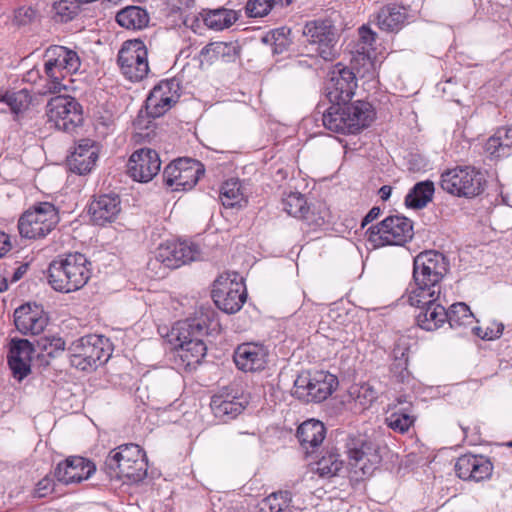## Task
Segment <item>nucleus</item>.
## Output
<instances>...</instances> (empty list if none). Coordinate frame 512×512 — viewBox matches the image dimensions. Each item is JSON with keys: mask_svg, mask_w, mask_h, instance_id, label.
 <instances>
[{"mask_svg": "<svg viewBox=\"0 0 512 512\" xmlns=\"http://www.w3.org/2000/svg\"><path fill=\"white\" fill-rule=\"evenodd\" d=\"M217 327L218 322H161L158 332L176 350L185 368H195L206 355L204 337Z\"/></svg>", "mask_w": 512, "mask_h": 512, "instance_id": "obj_1", "label": "nucleus"}, {"mask_svg": "<svg viewBox=\"0 0 512 512\" xmlns=\"http://www.w3.org/2000/svg\"><path fill=\"white\" fill-rule=\"evenodd\" d=\"M449 269L446 257L433 250L419 253L413 260V280L415 288L408 296L412 307L421 308L428 300L441 294V282Z\"/></svg>", "mask_w": 512, "mask_h": 512, "instance_id": "obj_2", "label": "nucleus"}, {"mask_svg": "<svg viewBox=\"0 0 512 512\" xmlns=\"http://www.w3.org/2000/svg\"><path fill=\"white\" fill-rule=\"evenodd\" d=\"M91 277V263L82 253H68L53 260L48 268V282L60 292L82 288Z\"/></svg>", "mask_w": 512, "mask_h": 512, "instance_id": "obj_3", "label": "nucleus"}, {"mask_svg": "<svg viewBox=\"0 0 512 512\" xmlns=\"http://www.w3.org/2000/svg\"><path fill=\"white\" fill-rule=\"evenodd\" d=\"M374 111L367 102L357 101L348 104L335 102L323 114L322 122L326 129L341 134H355L370 125Z\"/></svg>", "mask_w": 512, "mask_h": 512, "instance_id": "obj_4", "label": "nucleus"}, {"mask_svg": "<svg viewBox=\"0 0 512 512\" xmlns=\"http://www.w3.org/2000/svg\"><path fill=\"white\" fill-rule=\"evenodd\" d=\"M145 452L134 443L112 449L104 462V470L111 479L139 482L147 475Z\"/></svg>", "mask_w": 512, "mask_h": 512, "instance_id": "obj_5", "label": "nucleus"}, {"mask_svg": "<svg viewBox=\"0 0 512 512\" xmlns=\"http://www.w3.org/2000/svg\"><path fill=\"white\" fill-rule=\"evenodd\" d=\"M201 251L198 245L187 241H167L159 245L154 258L147 263V270L155 278H164L167 271L196 261Z\"/></svg>", "mask_w": 512, "mask_h": 512, "instance_id": "obj_6", "label": "nucleus"}, {"mask_svg": "<svg viewBox=\"0 0 512 512\" xmlns=\"http://www.w3.org/2000/svg\"><path fill=\"white\" fill-rule=\"evenodd\" d=\"M45 73L48 82L43 94H57L67 89V85L62 83L65 75L75 73L81 66L78 54L64 46H50L45 52Z\"/></svg>", "mask_w": 512, "mask_h": 512, "instance_id": "obj_7", "label": "nucleus"}, {"mask_svg": "<svg viewBox=\"0 0 512 512\" xmlns=\"http://www.w3.org/2000/svg\"><path fill=\"white\" fill-rule=\"evenodd\" d=\"M68 351L71 365L81 371H93L106 363L111 356L109 340L96 334L73 341Z\"/></svg>", "mask_w": 512, "mask_h": 512, "instance_id": "obj_8", "label": "nucleus"}, {"mask_svg": "<svg viewBox=\"0 0 512 512\" xmlns=\"http://www.w3.org/2000/svg\"><path fill=\"white\" fill-rule=\"evenodd\" d=\"M57 208L49 202H40L25 211L18 221L19 233L27 239L46 237L58 224Z\"/></svg>", "mask_w": 512, "mask_h": 512, "instance_id": "obj_9", "label": "nucleus"}, {"mask_svg": "<svg viewBox=\"0 0 512 512\" xmlns=\"http://www.w3.org/2000/svg\"><path fill=\"white\" fill-rule=\"evenodd\" d=\"M337 385V377L327 371L302 373L294 381L292 395L306 403L322 402L333 393Z\"/></svg>", "mask_w": 512, "mask_h": 512, "instance_id": "obj_10", "label": "nucleus"}, {"mask_svg": "<svg viewBox=\"0 0 512 512\" xmlns=\"http://www.w3.org/2000/svg\"><path fill=\"white\" fill-rule=\"evenodd\" d=\"M215 305L227 314L238 312L246 301V289L243 278L237 272L221 274L212 290Z\"/></svg>", "mask_w": 512, "mask_h": 512, "instance_id": "obj_11", "label": "nucleus"}, {"mask_svg": "<svg viewBox=\"0 0 512 512\" xmlns=\"http://www.w3.org/2000/svg\"><path fill=\"white\" fill-rule=\"evenodd\" d=\"M46 117L50 127L71 133L83 122L82 107L69 95H57L47 102Z\"/></svg>", "mask_w": 512, "mask_h": 512, "instance_id": "obj_12", "label": "nucleus"}, {"mask_svg": "<svg viewBox=\"0 0 512 512\" xmlns=\"http://www.w3.org/2000/svg\"><path fill=\"white\" fill-rule=\"evenodd\" d=\"M346 452L351 469L361 477L372 475L381 462L378 445L366 435H349Z\"/></svg>", "mask_w": 512, "mask_h": 512, "instance_id": "obj_13", "label": "nucleus"}, {"mask_svg": "<svg viewBox=\"0 0 512 512\" xmlns=\"http://www.w3.org/2000/svg\"><path fill=\"white\" fill-rule=\"evenodd\" d=\"M484 176L473 167H456L442 173L441 188L458 197L471 198L484 190Z\"/></svg>", "mask_w": 512, "mask_h": 512, "instance_id": "obj_14", "label": "nucleus"}, {"mask_svg": "<svg viewBox=\"0 0 512 512\" xmlns=\"http://www.w3.org/2000/svg\"><path fill=\"white\" fill-rule=\"evenodd\" d=\"M117 63L122 75L131 82H140L150 69L148 50L140 39L127 40L118 52Z\"/></svg>", "mask_w": 512, "mask_h": 512, "instance_id": "obj_15", "label": "nucleus"}, {"mask_svg": "<svg viewBox=\"0 0 512 512\" xmlns=\"http://www.w3.org/2000/svg\"><path fill=\"white\" fill-rule=\"evenodd\" d=\"M370 240L377 245L401 246L413 238L412 221L404 216L392 215L368 229Z\"/></svg>", "mask_w": 512, "mask_h": 512, "instance_id": "obj_16", "label": "nucleus"}, {"mask_svg": "<svg viewBox=\"0 0 512 512\" xmlns=\"http://www.w3.org/2000/svg\"><path fill=\"white\" fill-rule=\"evenodd\" d=\"M303 34L315 52L324 60L332 61L338 55V33L330 20H314L306 23Z\"/></svg>", "mask_w": 512, "mask_h": 512, "instance_id": "obj_17", "label": "nucleus"}, {"mask_svg": "<svg viewBox=\"0 0 512 512\" xmlns=\"http://www.w3.org/2000/svg\"><path fill=\"white\" fill-rule=\"evenodd\" d=\"M204 165L191 158H179L164 168L163 176L168 186L176 190L193 188L204 175Z\"/></svg>", "mask_w": 512, "mask_h": 512, "instance_id": "obj_18", "label": "nucleus"}, {"mask_svg": "<svg viewBox=\"0 0 512 512\" xmlns=\"http://www.w3.org/2000/svg\"><path fill=\"white\" fill-rule=\"evenodd\" d=\"M158 153L150 148H141L132 153L127 163V173L138 182L151 181L160 171Z\"/></svg>", "mask_w": 512, "mask_h": 512, "instance_id": "obj_19", "label": "nucleus"}, {"mask_svg": "<svg viewBox=\"0 0 512 512\" xmlns=\"http://www.w3.org/2000/svg\"><path fill=\"white\" fill-rule=\"evenodd\" d=\"M179 83L175 79L161 81L156 85L146 99V112L157 118L166 113L179 99Z\"/></svg>", "mask_w": 512, "mask_h": 512, "instance_id": "obj_20", "label": "nucleus"}, {"mask_svg": "<svg viewBox=\"0 0 512 512\" xmlns=\"http://www.w3.org/2000/svg\"><path fill=\"white\" fill-rule=\"evenodd\" d=\"M356 87V77L352 70L336 65L330 73L327 86L330 101L347 103L353 97Z\"/></svg>", "mask_w": 512, "mask_h": 512, "instance_id": "obj_21", "label": "nucleus"}, {"mask_svg": "<svg viewBox=\"0 0 512 512\" xmlns=\"http://www.w3.org/2000/svg\"><path fill=\"white\" fill-rule=\"evenodd\" d=\"M96 471L95 464L84 457L70 456L55 468V478L64 484L80 483Z\"/></svg>", "mask_w": 512, "mask_h": 512, "instance_id": "obj_22", "label": "nucleus"}, {"mask_svg": "<svg viewBox=\"0 0 512 512\" xmlns=\"http://www.w3.org/2000/svg\"><path fill=\"white\" fill-rule=\"evenodd\" d=\"M438 298L428 300V303L419 308V313L415 320H462L468 317H475L470 307L464 302L452 304L446 309L440 303Z\"/></svg>", "mask_w": 512, "mask_h": 512, "instance_id": "obj_23", "label": "nucleus"}, {"mask_svg": "<svg viewBox=\"0 0 512 512\" xmlns=\"http://www.w3.org/2000/svg\"><path fill=\"white\" fill-rule=\"evenodd\" d=\"M493 465L484 456L465 454L460 456L455 464V471L459 478L479 482L489 478Z\"/></svg>", "mask_w": 512, "mask_h": 512, "instance_id": "obj_24", "label": "nucleus"}, {"mask_svg": "<svg viewBox=\"0 0 512 512\" xmlns=\"http://www.w3.org/2000/svg\"><path fill=\"white\" fill-rule=\"evenodd\" d=\"M33 345L26 339L12 340L8 353V365L12 375L22 381L31 372Z\"/></svg>", "mask_w": 512, "mask_h": 512, "instance_id": "obj_25", "label": "nucleus"}, {"mask_svg": "<svg viewBox=\"0 0 512 512\" xmlns=\"http://www.w3.org/2000/svg\"><path fill=\"white\" fill-rule=\"evenodd\" d=\"M268 350L260 343H243L234 352L236 366L245 372L263 370L267 361Z\"/></svg>", "mask_w": 512, "mask_h": 512, "instance_id": "obj_26", "label": "nucleus"}, {"mask_svg": "<svg viewBox=\"0 0 512 512\" xmlns=\"http://www.w3.org/2000/svg\"><path fill=\"white\" fill-rule=\"evenodd\" d=\"M120 212L121 200L116 194L99 195L89 205L92 221L101 226L115 221Z\"/></svg>", "mask_w": 512, "mask_h": 512, "instance_id": "obj_27", "label": "nucleus"}, {"mask_svg": "<svg viewBox=\"0 0 512 512\" xmlns=\"http://www.w3.org/2000/svg\"><path fill=\"white\" fill-rule=\"evenodd\" d=\"M210 407L216 418L226 422L237 417L245 406L237 396L222 391L212 397Z\"/></svg>", "mask_w": 512, "mask_h": 512, "instance_id": "obj_28", "label": "nucleus"}, {"mask_svg": "<svg viewBox=\"0 0 512 512\" xmlns=\"http://www.w3.org/2000/svg\"><path fill=\"white\" fill-rule=\"evenodd\" d=\"M326 429L322 422L314 419L303 422L297 429V438L305 453L311 454L322 444Z\"/></svg>", "mask_w": 512, "mask_h": 512, "instance_id": "obj_29", "label": "nucleus"}, {"mask_svg": "<svg viewBox=\"0 0 512 512\" xmlns=\"http://www.w3.org/2000/svg\"><path fill=\"white\" fill-rule=\"evenodd\" d=\"M97 159V149L88 141H84L68 157V165L72 172L85 175L92 170Z\"/></svg>", "mask_w": 512, "mask_h": 512, "instance_id": "obj_30", "label": "nucleus"}, {"mask_svg": "<svg viewBox=\"0 0 512 512\" xmlns=\"http://www.w3.org/2000/svg\"><path fill=\"white\" fill-rule=\"evenodd\" d=\"M485 152L494 158L508 157L512 153V127L499 128L485 143Z\"/></svg>", "mask_w": 512, "mask_h": 512, "instance_id": "obj_31", "label": "nucleus"}, {"mask_svg": "<svg viewBox=\"0 0 512 512\" xmlns=\"http://www.w3.org/2000/svg\"><path fill=\"white\" fill-rule=\"evenodd\" d=\"M219 199L226 208L245 206L247 198L243 184L238 179L227 180L220 187Z\"/></svg>", "mask_w": 512, "mask_h": 512, "instance_id": "obj_32", "label": "nucleus"}, {"mask_svg": "<svg viewBox=\"0 0 512 512\" xmlns=\"http://www.w3.org/2000/svg\"><path fill=\"white\" fill-rule=\"evenodd\" d=\"M282 209L290 216L304 219L308 222H316L310 217V207L306 198L299 192H289L281 201Z\"/></svg>", "mask_w": 512, "mask_h": 512, "instance_id": "obj_33", "label": "nucleus"}, {"mask_svg": "<svg viewBox=\"0 0 512 512\" xmlns=\"http://www.w3.org/2000/svg\"><path fill=\"white\" fill-rule=\"evenodd\" d=\"M117 23L131 30H140L147 26L149 16L147 12L139 6H128L121 9L116 15Z\"/></svg>", "mask_w": 512, "mask_h": 512, "instance_id": "obj_34", "label": "nucleus"}, {"mask_svg": "<svg viewBox=\"0 0 512 512\" xmlns=\"http://www.w3.org/2000/svg\"><path fill=\"white\" fill-rule=\"evenodd\" d=\"M66 343L61 337L41 336L34 344V354L41 364H47V358H53L65 350Z\"/></svg>", "mask_w": 512, "mask_h": 512, "instance_id": "obj_35", "label": "nucleus"}, {"mask_svg": "<svg viewBox=\"0 0 512 512\" xmlns=\"http://www.w3.org/2000/svg\"><path fill=\"white\" fill-rule=\"evenodd\" d=\"M434 190L432 181L416 183L405 197L406 206L414 209L424 208L432 200Z\"/></svg>", "mask_w": 512, "mask_h": 512, "instance_id": "obj_36", "label": "nucleus"}, {"mask_svg": "<svg viewBox=\"0 0 512 512\" xmlns=\"http://www.w3.org/2000/svg\"><path fill=\"white\" fill-rule=\"evenodd\" d=\"M376 20L380 29L394 31L399 29L404 22L405 13L402 11L401 7L397 5H387L380 8Z\"/></svg>", "mask_w": 512, "mask_h": 512, "instance_id": "obj_37", "label": "nucleus"}, {"mask_svg": "<svg viewBox=\"0 0 512 512\" xmlns=\"http://www.w3.org/2000/svg\"><path fill=\"white\" fill-rule=\"evenodd\" d=\"M237 20V14L230 9H216L206 14L204 22L207 27L214 30H223L230 27Z\"/></svg>", "mask_w": 512, "mask_h": 512, "instance_id": "obj_38", "label": "nucleus"}, {"mask_svg": "<svg viewBox=\"0 0 512 512\" xmlns=\"http://www.w3.org/2000/svg\"><path fill=\"white\" fill-rule=\"evenodd\" d=\"M349 394L361 409H367L377 399L378 393L369 383L355 384L349 389Z\"/></svg>", "mask_w": 512, "mask_h": 512, "instance_id": "obj_39", "label": "nucleus"}, {"mask_svg": "<svg viewBox=\"0 0 512 512\" xmlns=\"http://www.w3.org/2000/svg\"><path fill=\"white\" fill-rule=\"evenodd\" d=\"M408 351V348H401L399 345L393 350L394 361L391 365V373L399 382L408 381L410 377Z\"/></svg>", "mask_w": 512, "mask_h": 512, "instance_id": "obj_40", "label": "nucleus"}, {"mask_svg": "<svg viewBox=\"0 0 512 512\" xmlns=\"http://www.w3.org/2000/svg\"><path fill=\"white\" fill-rule=\"evenodd\" d=\"M31 97L26 89L16 92H7L0 98V104L9 107L12 113L18 114L29 107Z\"/></svg>", "mask_w": 512, "mask_h": 512, "instance_id": "obj_41", "label": "nucleus"}, {"mask_svg": "<svg viewBox=\"0 0 512 512\" xmlns=\"http://www.w3.org/2000/svg\"><path fill=\"white\" fill-rule=\"evenodd\" d=\"M82 0H57L53 3V17L60 22L72 20L80 11Z\"/></svg>", "mask_w": 512, "mask_h": 512, "instance_id": "obj_42", "label": "nucleus"}, {"mask_svg": "<svg viewBox=\"0 0 512 512\" xmlns=\"http://www.w3.org/2000/svg\"><path fill=\"white\" fill-rule=\"evenodd\" d=\"M343 467V461L336 453H328L316 462V472L321 477H333Z\"/></svg>", "mask_w": 512, "mask_h": 512, "instance_id": "obj_43", "label": "nucleus"}, {"mask_svg": "<svg viewBox=\"0 0 512 512\" xmlns=\"http://www.w3.org/2000/svg\"><path fill=\"white\" fill-rule=\"evenodd\" d=\"M293 0H248L246 4V14L249 17H263L266 16L276 4L282 6L290 5Z\"/></svg>", "mask_w": 512, "mask_h": 512, "instance_id": "obj_44", "label": "nucleus"}, {"mask_svg": "<svg viewBox=\"0 0 512 512\" xmlns=\"http://www.w3.org/2000/svg\"><path fill=\"white\" fill-rule=\"evenodd\" d=\"M414 420L407 411H395L386 417L385 423L394 432L404 434L413 425Z\"/></svg>", "mask_w": 512, "mask_h": 512, "instance_id": "obj_45", "label": "nucleus"}, {"mask_svg": "<svg viewBox=\"0 0 512 512\" xmlns=\"http://www.w3.org/2000/svg\"><path fill=\"white\" fill-rule=\"evenodd\" d=\"M503 329L502 322H482L481 325L474 327L472 330L479 338L490 341L499 338Z\"/></svg>", "mask_w": 512, "mask_h": 512, "instance_id": "obj_46", "label": "nucleus"}, {"mask_svg": "<svg viewBox=\"0 0 512 512\" xmlns=\"http://www.w3.org/2000/svg\"><path fill=\"white\" fill-rule=\"evenodd\" d=\"M291 500V494L288 491H279L272 493L264 500L265 506H268L271 512H281Z\"/></svg>", "mask_w": 512, "mask_h": 512, "instance_id": "obj_47", "label": "nucleus"}, {"mask_svg": "<svg viewBox=\"0 0 512 512\" xmlns=\"http://www.w3.org/2000/svg\"><path fill=\"white\" fill-rule=\"evenodd\" d=\"M43 310L35 303H26L14 311V320H41Z\"/></svg>", "mask_w": 512, "mask_h": 512, "instance_id": "obj_48", "label": "nucleus"}, {"mask_svg": "<svg viewBox=\"0 0 512 512\" xmlns=\"http://www.w3.org/2000/svg\"><path fill=\"white\" fill-rule=\"evenodd\" d=\"M37 18V11L31 6L19 7L14 12L13 22L17 26H26L31 24Z\"/></svg>", "mask_w": 512, "mask_h": 512, "instance_id": "obj_49", "label": "nucleus"}, {"mask_svg": "<svg viewBox=\"0 0 512 512\" xmlns=\"http://www.w3.org/2000/svg\"><path fill=\"white\" fill-rule=\"evenodd\" d=\"M233 48L225 42H214L206 45L201 50V55H211L213 57L224 56L226 51Z\"/></svg>", "mask_w": 512, "mask_h": 512, "instance_id": "obj_50", "label": "nucleus"}, {"mask_svg": "<svg viewBox=\"0 0 512 512\" xmlns=\"http://www.w3.org/2000/svg\"><path fill=\"white\" fill-rule=\"evenodd\" d=\"M43 322H14L17 329L23 334H32L35 335L40 330L43 329Z\"/></svg>", "mask_w": 512, "mask_h": 512, "instance_id": "obj_51", "label": "nucleus"}, {"mask_svg": "<svg viewBox=\"0 0 512 512\" xmlns=\"http://www.w3.org/2000/svg\"><path fill=\"white\" fill-rule=\"evenodd\" d=\"M234 442L238 446L255 445L258 442V437L255 433L239 432Z\"/></svg>", "mask_w": 512, "mask_h": 512, "instance_id": "obj_52", "label": "nucleus"}, {"mask_svg": "<svg viewBox=\"0 0 512 512\" xmlns=\"http://www.w3.org/2000/svg\"><path fill=\"white\" fill-rule=\"evenodd\" d=\"M215 318V311L210 306H200L199 311L196 312L192 320H213Z\"/></svg>", "mask_w": 512, "mask_h": 512, "instance_id": "obj_53", "label": "nucleus"}, {"mask_svg": "<svg viewBox=\"0 0 512 512\" xmlns=\"http://www.w3.org/2000/svg\"><path fill=\"white\" fill-rule=\"evenodd\" d=\"M53 490V482L48 478H44L38 482L36 493L39 497H44L48 492Z\"/></svg>", "mask_w": 512, "mask_h": 512, "instance_id": "obj_54", "label": "nucleus"}, {"mask_svg": "<svg viewBox=\"0 0 512 512\" xmlns=\"http://www.w3.org/2000/svg\"><path fill=\"white\" fill-rule=\"evenodd\" d=\"M359 36H360L361 41L368 46H371L373 44V42L375 41L374 32H372L366 26H362L361 28H359Z\"/></svg>", "mask_w": 512, "mask_h": 512, "instance_id": "obj_55", "label": "nucleus"}, {"mask_svg": "<svg viewBox=\"0 0 512 512\" xmlns=\"http://www.w3.org/2000/svg\"><path fill=\"white\" fill-rule=\"evenodd\" d=\"M27 270H28L27 263L20 264L16 269H14V271L12 273L10 272L8 281H10L11 283L17 282L24 276V274L27 272Z\"/></svg>", "mask_w": 512, "mask_h": 512, "instance_id": "obj_56", "label": "nucleus"}, {"mask_svg": "<svg viewBox=\"0 0 512 512\" xmlns=\"http://www.w3.org/2000/svg\"><path fill=\"white\" fill-rule=\"evenodd\" d=\"M11 247L9 235L0 231V258L9 252Z\"/></svg>", "mask_w": 512, "mask_h": 512, "instance_id": "obj_57", "label": "nucleus"}, {"mask_svg": "<svg viewBox=\"0 0 512 512\" xmlns=\"http://www.w3.org/2000/svg\"><path fill=\"white\" fill-rule=\"evenodd\" d=\"M380 212L381 210L379 207H373L363 219L362 226L364 227L367 223L375 220L379 216Z\"/></svg>", "mask_w": 512, "mask_h": 512, "instance_id": "obj_58", "label": "nucleus"}, {"mask_svg": "<svg viewBox=\"0 0 512 512\" xmlns=\"http://www.w3.org/2000/svg\"><path fill=\"white\" fill-rule=\"evenodd\" d=\"M444 322H417V325L426 331H434L442 326Z\"/></svg>", "mask_w": 512, "mask_h": 512, "instance_id": "obj_59", "label": "nucleus"}, {"mask_svg": "<svg viewBox=\"0 0 512 512\" xmlns=\"http://www.w3.org/2000/svg\"><path fill=\"white\" fill-rule=\"evenodd\" d=\"M392 192L391 186L384 185L379 189V196L382 200L386 201L390 197Z\"/></svg>", "mask_w": 512, "mask_h": 512, "instance_id": "obj_60", "label": "nucleus"}, {"mask_svg": "<svg viewBox=\"0 0 512 512\" xmlns=\"http://www.w3.org/2000/svg\"><path fill=\"white\" fill-rule=\"evenodd\" d=\"M9 274H10V271H8V270L5 271L4 275H2L0 273V292L7 290Z\"/></svg>", "mask_w": 512, "mask_h": 512, "instance_id": "obj_61", "label": "nucleus"}, {"mask_svg": "<svg viewBox=\"0 0 512 512\" xmlns=\"http://www.w3.org/2000/svg\"><path fill=\"white\" fill-rule=\"evenodd\" d=\"M136 127L138 129H142L143 128V115L140 114V116L138 117V120L136 122Z\"/></svg>", "mask_w": 512, "mask_h": 512, "instance_id": "obj_62", "label": "nucleus"}, {"mask_svg": "<svg viewBox=\"0 0 512 512\" xmlns=\"http://www.w3.org/2000/svg\"><path fill=\"white\" fill-rule=\"evenodd\" d=\"M284 30H285V28H282V29H279V30H276L275 32H273V38H275L277 40L278 37L276 35H283Z\"/></svg>", "mask_w": 512, "mask_h": 512, "instance_id": "obj_63", "label": "nucleus"}, {"mask_svg": "<svg viewBox=\"0 0 512 512\" xmlns=\"http://www.w3.org/2000/svg\"><path fill=\"white\" fill-rule=\"evenodd\" d=\"M448 324H449L450 328L454 327L451 321H448Z\"/></svg>", "mask_w": 512, "mask_h": 512, "instance_id": "obj_64", "label": "nucleus"}]
</instances>
